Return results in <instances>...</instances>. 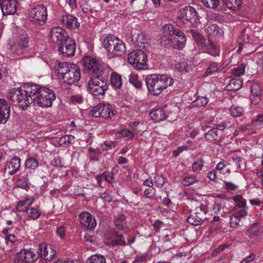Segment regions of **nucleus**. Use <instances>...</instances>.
Instances as JSON below:
<instances>
[{
	"label": "nucleus",
	"instance_id": "20",
	"mask_svg": "<svg viewBox=\"0 0 263 263\" xmlns=\"http://www.w3.org/2000/svg\"><path fill=\"white\" fill-rule=\"evenodd\" d=\"M106 238L108 243L112 246H125L126 245L124 236L116 231H110L107 234Z\"/></svg>",
	"mask_w": 263,
	"mask_h": 263
},
{
	"label": "nucleus",
	"instance_id": "60",
	"mask_svg": "<svg viewBox=\"0 0 263 263\" xmlns=\"http://www.w3.org/2000/svg\"><path fill=\"white\" fill-rule=\"evenodd\" d=\"M100 197L104 202H110L111 201V196L106 192L101 193Z\"/></svg>",
	"mask_w": 263,
	"mask_h": 263
},
{
	"label": "nucleus",
	"instance_id": "44",
	"mask_svg": "<svg viewBox=\"0 0 263 263\" xmlns=\"http://www.w3.org/2000/svg\"><path fill=\"white\" fill-rule=\"evenodd\" d=\"M196 181L197 180L194 176H187L183 179L181 183L184 186H188L195 183Z\"/></svg>",
	"mask_w": 263,
	"mask_h": 263
},
{
	"label": "nucleus",
	"instance_id": "46",
	"mask_svg": "<svg viewBox=\"0 0 263 263\" xmlns=\"http://www.w3.org/2000/svg\"><path fill=\"white\" fill-rule=\"evenodd\" d=\"M237 206L239 208H245L246 206V200L240 195H236L233 198Z\"/></svg>",
	"mask_w": 263,
	"mask_h": 263
},
{
	"label": "nucleus",
	"instance_id": "41",
	"mask_svg": "<svg viewBox=\"0 0 263 263\" xmlns=\"http://www.w3.org/2000/svg\"><path fill=\"white\" fill-rule=\"evenodd\" d=\"M88 263H106L105 257L101 255H91L88 260Z\"/></svg>",
	"mask_w": 263,
	"mask_h": 263
},
{
	"label": "nucleus",
	"instance_id": "26",
	"mask_svg": "<svg viewBox=\"0 0 263 263\" xmlns=\"http://www.w3.org/2000/svg\"><path fill=\"white\" fill-rule=\"evenodd\" d=\"M149 116L152 120L155 122H159L166 118V115L163 110L160 108H155L153 109L149 114Z\"/></svg>",
	"mask_w": 263,
	"mask_h": 263
},
{
	"label": "nucleus",
	"instance_id": "53",
	"mask_svg": "<svg viewBox=\"0 0 263 263\" xmlns=\"http://www.w3.org/2000/svg\"><path fill=\"white\" fill-rule=\"evenodd\" d=\"M156 193V190L154 188H147L144 190V196L149 199H152Z\"/></svg>",
	"mask_w": 263,
	"mask_h": 263
},
{
	"label": "nucleus",
	"instance_id": "29",
	"mask_svg": "<svg viewBox=\"0 0 263 263\" xmlns=\"http://www.w3.org/2000/svg\"><path fill=\"white\" fill-rule=\"evenodd\" d=\"M132 39L133 41L135 42V44L138 46H141L142 44L146 43L148 41L147 37L142 32L133 34Z\"/></svg>",
	"mask_w": 263,
	"mask_h": 263
},
{
	"label": "nucleus",
	"instance_id": "15",
	"mask_svg": "<svg viewBox=\"0 0 263 263\" xmlns=\"http://www.w3.org/2000/svg\"><path fill=\"white\" fill-rule=\"evenodd\" d=\"M49 36L53 42L57 44L58 47L63 45L68 39H70L65 30L60 27L52 28L50 31Z\"/></svg>",
	"mask_w": 263,
	"mask_h": 263
},
{
	"label": "nucleus",
	"instance_id": "63",
	"mask_svg": "<svg viewBox=\"0 0 263 263\" xmlns=\"http://www.w3.org/2000/svg\"><path fill=\"white\" fill-rule=\"evenodd\" d=\"M71 101L73 103H81L83 101V98L81 96L74 95L71 96Z\"/></svg>",
	"mask_w": 263,
	"mask_h": 263
},
{
	"label": "nucleus",
	"instance_id": "27",
	"mask_svg": "<svg viewBox=\"0 0 263 263\" xmlns=\"http://www.w3.org/2000/svg\"><path fill=\"white\" fill-rule=\"evenodd\" d=\"M21 166V159L17 157H13L9 162L8 168L11 175L15 174L20 169Z\"/></svg>",
	"mask_w": 263,
	"mask_h": 263
},
{
	"label": "nucleus",
	"instance_id": "30",
	"mask_svg": "<svg viewBox=\"0 0 263 263\" xmlns=\"http://www.w3.org/2000/svg\"><path fill=\"white\" fill-rule=\"evenodd\" d=\"M206 34L211 36H217L220 35L222 30L219 27L214 24L209 25L205 30Z\"/></svg>",
	"mask_w": 263,
	"mask_h": 263
},
{
	"label": "nucleus",
	"instance_id": "16",
	"mask_svg": "<svg viewBox=\"0 0 263 263\" xmlns=\"http://www.w3.org/2000/svg\"><path fill=\"white\" fill-rule=\"evenodd\" d=\"M76 44L73 40L68 39L64 42V44L59 46L58 50L60 53L64 57H72L76 51Z\"/></svg>",
	"mask_w": 263,
	"mask_h": 263
},
{
	"label": "nucleus",
	"instance_id": "25",
	"mask_svg": "<svg viewBox=\"0 0 263 263\" xmlns=\"http://www.w3.org/2000/svg\"><path fill=\"white\" fill-rule=\"evenodd\" d=\"M62 22L67 28L70 29H76L78 28L80 25L77 18L71 15L63 16Z\"/></svg>",
	"mask_w": 263,
	"mask_h": 263
},
{
	"label": "nucleus",
	"instance_id": "9",
	"mask_svg": "<svg viewBox=\"0 0 263 263\" xmlns=\"http://www.w3.org/2000/svg\"><path fill=\"white\" fill-rule=\"evenodd\" d=\"M116 113L111 104L99 103L95 106L89 111V115L95 118L101 117L105 119L111 118Z\"/></svg>",
	"mask_w": 263,
	"mask_h": 263
},
{
	"label": "nucleus",
	"instance_id": "43",
	"mask_svg": "<svg viewBox=\"0 0 263 263\" xmlns=\"http://www.w3.org/2000/svg\"><path fill=\"white\" fill-rule=\"evenodd\" d=\"M203 4L208 8L215 9L219 5L220 0H201Z\"/></svg>",
	"mask_w": 263,
	"mask_h": 263
},
{
	"label": "nucleus",
	"instance_id": "5",
	"mask_svg": "<svg viewBox=\"0 0 263 263\" xmlns=\"http://www.w3.org/2000/svg\"><path fill=\"white\" fill-rule=\"evenodd\" d=\"M36 92L33 95L35 99L34 103L43 108L51 107L52 102L55 99V96L53 91L45 87H41L36 85Z\"/></svg>",
	"mask_w": 263,
	"mask_h": 263
},
{
	"label": "nucleus",
	"instance_id": "55",
	"mask_svg": "<svg viewBox=\"0 0 263 263\" xmlns=\"http://www.w3.org/2000/svg\"><path fill=\"white\" fill-rule=\"evenodd\" d=\"M56 234L61 238H64L65 236V230L63 226L58 227L56 230Z\"/></svg>",
	"mask_w": 263,
	"mask_h": 263
},
{
	"label": "nucleus",
	"instance_id": "22",
	"mask_svg": "<svg viewBox=\"0 0 263 263\" xmlns=\"http://www.w3.org/2000/svg\"><path fill=\"white\" fill-rule=\"evenodd\" d=\"M10 105L3 99H0V124L5 123L10 115Z\"/></svg>",
	"mask_w": 263,
	"mask_h": 263
},
{
	"label": "nucleus",
	"instance_id": "36",
	"mask_svg": "<svg viewBox=\"0 0 263 263\" xmlns=\"http://www.w3.org/2000/svg\"><path fill=\"white\" fill-rule=\"evenodd\" d=\"M27 216L32 220H36L41 216V212L37 208H31L27 211Z\"/></svg>",
	"mask_w": 263,
	"mask_h": 263
},
{
	"label": "nucleus",
	"instance_id": "61",
	"mask_svg": "<svg viewBox=\"0 0 263 263\" xmlns=\"http://www.w3.org/2000/svg\"><path fill=\"white\" fill-rule=\"evenodd\" d=\"M226 189L229 191H234L238 186L231 182L224 181Z\"/></svg>",
	"mask_w": 263,
	"mask_h": 263
},
{
	"label": "nucleus",
	"instance_id": "18",
	"mask_svg": "<svg viewBox=\"0 0 263 263\" xmlns=\"http://www.w3.org/2000/svg\"><path fill=\"white\" fill-rule=\"evenodd\" d=\"M79 220L81 226L84 229H93L97 226L95 218L87 212H82L79 215Z\"/></svg>",
	"mask_w": 263,
	"mask_h": 263
},
{
	"label": "nucleus",
	"instance_id": "54",
	"mask_svg": "<svg viewBox=\"0 0 263 263\" xmlns=\"http://www.w3.org/2000/svg\"><path fill=\"white\" fill-rule=\"evenodd\" d=\"M6 242L8 244L9 242L13 243L17 241V239L16 236L13 234L6 235L4 237Z\"/></svg>",
	"mask_w": 263,
	"mask_h": 263
},
{
	"label": "nucleus",
	"instance_id": "14",
	"mask_svg": "<svg viewBox=\"0 0 263 263\" xmlns=\"http://www.w3.org/2000/svg\"><path fill=\"white\" fill-rule=\"evenodd\" d=\"M29 15L35 23L43 25L47 18V8L43 5H38L31 9Z\"/></svg>",
	"mask_w": 263,
	"mask_h": 263
},
{
	"label": "nucleus",
	"instance_id": "28",
	"mask_svg": "<svg viewBox=\"0 0 263 263\" xmlns=\"http://www.w3.org/2000/svg\"><path fill=\"white\" fill-rule=\"evenodd\" d=\"M110 84L115 89H119L122 85L121 76L116 72H112L110 76Z\"/></svg>",
	"mask_w": 263,
	"mask_h": 263
},
{
	"label": "nucleus",
	"instance_id": "40",
	"mask_svg": "<svg viewBox=\"0 0 263 263\" xmlns=\"http://www.w3.org/2000/svg\"><path fill=\"white\" fill-rule=\"evenodd\" d=\"M38 166V161L33 158H29L26 160L25 166L27 168L34 170Z\"/></svg>",
	"mask_w": 263,
	"mask_h": 263
},
{
	"label": "nucleus",
	"instance_id": "10",
	"mask_svg": "<svg viewBox=\"0 0 263 263\" xmlns=\"http://www.w3.org/2000/svg\"><path fill=\"white\" fill-rule=\"evenodd\" d=\"M128 61L137 70L147 68V58L146 54L141 50H135L129 53Z\"/></svg>",
	"mask_w": 263,
	"mask_h": 263
},
{
	"label": "nucleus",
	"instance_id": "32",
	"mask_svg": "<svg viewBox=\"0 0 263 263\" xmlns=\"http://www.w3.org/2000/svg\"><path fill=\"white\" fill-rule=\"evenodd\" d=\"M74 141V137L72 135H65L60 138L59 143L61 146L67 147H70V144Z\"/></svg>",
	"mask_w": 263,
	"mask_h": 263
},
{
	"label": "nucleus",
	"instance_id": "49",
	"mask_svg": "<svg viewBox=\"0 0 263 263\" xmlns=\"http://www.w3.org/2000/svg\"><path fill=\"white\" fill-rule=\"evenodd\" d=\"M129 82L136 88H140L141 86V83L138 80L136 75H131L129 79Z\"/></svg>",
	"mask_w": 263,
	"mask_h": 263
},
{
	"label": "nucleus",
	"instance_id": "47",
	"mask_svg": "<svg viewBox=\"0 0 263 263\" xmlns=\"http://www.w3.org/2000/svg\"><path fill=\"white\" fill-rule=\"evenodd\" d=\"M148 257V253L138 254L136 256L134 260L132 263H143L147 260Z\"/></svg>",
	"mask_w": 263,
	"mask_h": 263
},
{
	"label": "nucleus",
	"instance_id": "39",
	"mask_svg": "<svg viewBox=\"0 0 263 263\" xmlns=\"http://www.w3.org/2000/svg\"><path fill=\"white\" fill-rule=\"evenodd\" d=\"M118 137L124 138L126 140H129L133 138L135 136V133L130 132L128 129H124L117 133V135Z\"/></svg>",
	"mask_w": 263,
	"mask_h": 263
},
{
	"label": "nucleus",
	"instance_id": "51",
	"mask_svg": "<svg viewBox=\"0 0 263 263\" xmlns=\"http://www.w3.org/2000/svg\"><path fill=\"white\" fill-rule=\"evenodd\" d=\"M245 71V66L243 64L241 65L239 67L233 69L232 73L236 76H239L243 74Z\"/></svg>",
	"mask_w": 263,
	"mask_h": 263
},
{
	"label": "nucleus",
	"instance_id": "34",
	"mask_svg": "<svg viewBox=\"0 0 263 263\" xmlns=\"http://www.w3.org/2000/svg\"><path fill=\"white\" fill-rule=\"evenodd\" d=\"M220 67L221 65L215 62L211 63L209 67L205 72L204 76H208L210 74L218 72Z\"/></svg>",
	"mask_w": 263,
	"mask_h": 263
},
{
	"label": "nucleus",
	"instance_id": "6",
	"mask_svg": "<svg viewBox=\"0 0 263 263\" xmlns=\"http://www.w3.org/2000/svg\"><path fill=\"white\" fill-rule=\"evenodd\" d=\"M88 90L92 95L103 96L108 89L107 82L98 74H95L90 78L88 84Z\"/></svg>",
	"mask_w": 263,
	"mask_h": 263
},
{
	"label": "nucleus",
	"instance_id": "2",
	"mask_svg": "<svg viewBox=\"0 0 263 263\" xmlns=\"http://www.w3.org/2000/svg\"><path fill=\"white\" fill-rule=\"evenodd\" d=\"M53 68L58 78L63 80V83L67 85H72L80 79V69L73 63L57 61Z\"/></svg>",
	"mask_w": 263,
	"mask_h": 263
},
{
	"label": "nucleus",
	"instance_id": "4",
	"mask_svg": "<svg viewBox=\"0 0 263 263\" xmlns=\"http://www.w3.org/2000/svg\"><path fill=\"white\" fill-rule=\"evenodd\" d=\"M167 41L176 49L183 48L186 43V37L181 30L175 28L171 24H167L163 27V35L161 43Z\"/></svg>",
	"mask_w": 263,
	"mask_h": 263
},
{
	"label": "nucleus",
	"instance_id": "64",
	"mask_svg": "<svg viewBox=\"0 0 263 263\" xmlns=\"http://www.w3.org/2000/svg\"><path fill=\"white\" fill-rule=\"evenodd\" d=\"M253 123L255 125H259L263 123V115H259L257 116V118L253 120Z\"/></svg>",
	"mask_w": 263,
	"mask_h": 263
},
{
	"label": "nucleus",
	"instance_id": "1",
	"mask_svg": "<svg viewBox=\"0 0 263 263\" xmlns=\"http://www.w3.org/2000/svg\"><path fill=\"white\" fill-rule=\"evenodd\" d=\"M36 84L25 83L17 89H12L8 95V98L12 104L18 105L23 110L32 103L35 99L33 95L36 92Z\"/></svg>",
	"mask_w": 263,
	"mask_h": 263
},
{
	"label": "nucleus",
	"instance_id": "62",
	"mask_svg": "<svg viewBox=\"0 0 263 263\" xmlns=\"http://www.w3.org/2000/svg\"><path fill=\"white\" fill-rule=\"evenodd\" d=\"M164 223L163 222L157 220L156 221L154 224V229L156 232H159L160 229L162 228L164 226Z\"/></svg>",
	"mask_w": 263,
	"mask_h": 263
},
{
	"label": "nucleus",
	"instance_id": "48",
	"mask_svg": "<svg viewBox=\"0 0 263 263\" xmlns=\"http://www.w3.org/2000/svg\"><path fill=\"white\" fill-rule=\"evenodd\" d=\"M155 185L158 187H161L164 184V179L162 175L157 174L154 179Z\"/></svg>",
	"mask_w": 263,
	"mask_h": 263
},
{
	"label": "nucleus",
	"instance_id": "8",
	"mask_svg": "<svg viewBox=\"0 0 263 263\" xmlns=\"http://www.w3.org/2000/svg\"><path fill=\"white\" fill-rule=\"evenodd\" d=\"M188 32L196 41L197 45L201 48L206 50V52L213 56L219 54V49L217 48L210 40H206L200 33L196 30H190Z\"/></svg>",
	"mask_w": 263,
	"mask_h": 263
},
{
	"label": "nucleus",
	"instance_id": "58",
	"mask_svg": "<svg viewBox=\"0 0 263 263\" xmlns=\"http://www.w3.org/2000/svg\"><path fill=\"white\" fill-rule=\"evenodd\" d=\"M51 164L57 167H61L63 166L60 157H55L54 159L51 161Z\"/></svg>",
	"mask_w": 263,
	"mask_h": 263
},
{
	"label": "nucleus",
	"instance_id": "57",
	"mask_svg": "<svg viewBox=\"0 0 263 263\" xmlns=\"http://www.w3.org/2000/svg\"><path fill=\"white\" fill-rule=\"evenodd\" d=\"M104 179L108 183H111L113 181V176L111 173L106 172L102 174Z\"/></svg>",
	"mask_w": 263,
	"mask_h": 263
},
{
	"label": "nucleus",
	"instance_id": "12",
	"mask_svg": "<svg viewBox=\"0 0 263 263\" xmlns=\"http://www.w3.org/2000/svg\"><path fill=\"white\" fill-rule=\"evenodd\" d=\"M197 204V207L191 210V214L186 219L188 223L194 226L201 224L203 220L206 219L205 215L208 212L206 205L198 202Z\"/></svg>",
	"mask_w": 263,
	"mask_h": 263
},
{
	"label": "nucleus",
	"instance_id": "21",
	"mask_svg": "<svg viewBox=\"0 0 263 263\" xmlns=\"http://www.w3.org/2000/svg\"><path fill=\"white\" fill-rule=\"evenodd\" d=\"M28 40L26 34H21L18 41L14 44L12 50L14 53L20 55L23 54L28 47Z\"/></svg>",
	"mask_w": 263,
	"mask_h": 263
},
{
	"label": "nucleus",
	"instance_id": "31",
	"mask_svg": "<svg viewBox=\"0 0 263 263\" xmlns=\"http://www.w3.org/2000/svg\"><path fill=\"white\" fill-rule=\"evenodd\" d=\"M30 175V172H27L25 175L20 176L16 181L17 186L24 189L27 187L29 182L28 177Z\"/></svg>",
	"mask_w": 263,
	"mask_h": 263
},
{
	"label": "nucleus",
	"instance_id": "35",
	"mask_svg": "<svg viewBox=\"0 0 263 263\" xmlns=\"http://www.w3.org/2000/svg\"><path fill=\"white\" fill-rule=\"evenodd\" d=\"M223 4L230 9H237L241 4V0H222Z\"/></svg>",
	"mask_w": 263,
	"mask_h": 263
},
{
	"label": "nucleus",
	"instance_id": "38",
	"mask_svg": "<svg viewBox=\"0 0 263 263\" xmlns=\"http://www.w3.org/2000/svg\"><path fill=\"white\" fill-rule=\"evenodd\" d=\"M208 102L209 100L206 97L199 96L192 103V105L193 106L201 107L206 105Z\"/></svg>",
	"mask_w": 263,
	"mask_h": 263
},
{
	"label": "nucleus",
	"instance_id": "7",
	"mask_svg": "<svg viewBox=\"0 0 263 263\" xmlns=\"http://www.w3.org/2000/svg\"><path fill=\"white\" fill-rule=\"evenodd\" d=\"M103 46L108 52L116 56H120L126 51L124 43L112 35H108L104 39Z\"/></svg>",
	"mask_w": 263,
	"mask_h": 263
},
{
	"label": "nucleus",
	"instance_id": "11",
	"mask_svg": "<svg viewBox=\"0 0 263 263\" xmlns=\"http://www.w3.org/2000/svg\"><path fill=\"white\" fill-rule=\"evenodd\" d=\"M178 17L184 23L191 26L197 25L199 21L196 11L190 6L181 8L179 10Z\"/></svg>",
	"mask_w": 263,
	"mask_h": 263
},
{
	"label": "nucleus",
	"instance_id": "24",
	"mask_svg": "<svg viewBox=\"0 0 263 263\" xmlns=\"http://www.w3.org/2000/svg\"><path fill=\"white\" fill-rule=\"evenodd\" d=\"M34 199L32 197H27L24 199L20 200L16 206L15 209L18 212H26L29 209V206L34 202Z\"/></svg>",
	"mask_w": 263,
	"mask_h": 263
},
{
	"label": "nucleus",
	"instance_id": "13",
	"mask_svg": "<svg viewBox=\"0 0 263 263\" xmlns=\"http://www.w3.org/2000/svg\"><path fill=\"white\" fill-rule=\"evenodd\" d=\"M39 255L32 249H23L16 254L14 263H32L36 261Z\"/></svg>",
	"mask_w": 263,
	"mask_h": 263
},
{
	"label": "nucleus",
	"instance_id": "17",
	"mask_svg": "<svg viewBox=\"0 0 263 263\" xmlns=\"http://www.w3.org/2000/svg\"><path fill=\"white\" fill-rule=\"evenodd\" d=\"M56 254V251L51 245L45 243H42L39 245L37 255L42 259L46 260H50Z\"/></svg>",
	"mask_w": 263,
	"mask_h": 263
},
{
	"label": "nucleus",
	"instance_id": "56",
	"mask_svg": "<svg viewBox=\"0 0 263 263\" xmlns=\"http://www.w3.org/2000/svg\"><path fill=\"white\" fill-rule=\"evenodd\" d=\"M203 166V162L201 160H198L195 162L192 165V168L194 171H198L201 170Z\"/></svg>",
	"mask_w": 263,
	"mask_h": 263
},
{
	"label": "nucleus",
	"instance_id": "23",
	"mask_svg": "<svg viewBox=\"0 0 263 263\" xmlns=\"http://www.w3.org/2000/svg\"><path fill=\"white\" fill-rule=\"evenodd\" d=\"M82 61L84 67L92 72H96L100 68V63L96 59L92 57H85Z\"/></svg>",
	"mask_w": 263,
	"mask_h": 263
},
{
	"label": "nucleus",
	"instance_id": "3",
	"mask_svg": "<svg viewBox=\"0 0 263 263\" xmlns=\"http://www.w3.org/2000/svg\"><path fill=\"white\" fill-rule=\"evenodd\" d=\"M148 92L155 96L160 95L162 90L173 84V79L164 74H151L145 79Z\"/></svg>",
	"mask_w": 263,
	"mask_h": 263
},
{
	"label": "nucleus",
	"instance_id": "42",
	"mask_svg": "<svg viewBox=\"0 0 263 263\" xmlns=\"http://www.w3.org/2000/svg\"><path fill=\"white\" fill-rule=\"evenodd\" d=\"M230 111L231 114L234 117H239L243 114V109L242 107L238 106L232 105Z\"/></svg>",
	"mask_w": 263,
	"mask_h": 263
},
{
	"label": "nucleus",
	"instance_id": "19",
	"mask_svg": "<svg viewBox=\"0 0 263 263\" xmlns=\"http://www.w3.org/2000/svg\"><path fill=\"white\" fill-rule=\"evenodd\" d=\"M17 6L16 0H0V7L5 15L14 14L16 12Z\"/></svg>",
	"mask_w": 263,
	"mask_h": 263
},
{
	"label": "nucleus",
	"instance_id": "59",
	"mask_svg": "<svg viewBox=\"0 0 263 263\" xmlns=\"http://www.w3.org/2000/svg\"><path fill=\"white\" fill-rule=\"evenodd\" d=\"M235 214L237 215L240 218L241 217H244L248 214V208L245 207L240 209L239 211H237Z\"/></svg>",
	"mask_w": 263,
	"mask_h": 263
},
{
	"label": "nucleus",
	"instance_id": "45",
	"mask_svg": "<svg viewBox=\"0 0 263 263\" xmlns=\"http://www.w3.org/2000/svg\"><path fill=\"white\" fill-rule=\"evenodd\" d=\"M218 132L214 129H210L204 135L205 138L212 141L216 140L218 137Z\"/></svg>",
	"mask_w": 263,
	"mask_h": 263
},
{
	"label": "nucleus",
	"instance_id": "52",
	"mask_svg": "<svg viewBox=\"0 0 263 263\" xmlns=\"http://www.w3.org/2000/svg\"><path fill=\"white\" fill-rule=\"evenodd\" d=\"M90 159L95 160H98L100 156L99 149H88Z\"/></svg>",
	"mask_w": 263,
	"mask_h": 263
},
{
	"label": "nucleus",
	"instance_id": "33",
	"mask_svg": "<svg viewBox=\"0 0 263 263\" xmlns=\"http://www.w3.org/2000/svg\"><path fill=\"white\" fill-rule=\"evenodd\" d=\"M260 227L258 224L255 223L248 229L246 233L250 238H252L254 236H259L260 233Z\"/></svg>",
	"mask_w": 263,
	"mask_h": 263
},
{
	"label": "nucleus",
	"instance_id": "37",
	"mask_svg": "<svg viewBox=\"0 0 263 263\" xmlns=\"http://www.w3.org/2000/svg\"><path fill=\"white\" fill-rule=\"evenodd\" d=\"M242 84V81L240 79H233L230 81L227 87L228 90H236L241 88Z\"/></svg>",
	"mask_w": 263,
	"mask_h": 263
},
{
	"label": "nucleus",
	"instance_id": "50",
	"mask_svg": "<svg viewBox=\"0 0 263 263\" xmlns=\"http://www.w3.org/2000/svg\"><path fill=\"white\" fill-rule=\"evenodd\" d=\"M240 218L235 213L231 215L230 220L231 227L236 228L238 226Z\"/></svg>",
	"mask_w": 263,
	"mask_h": 263
}]
</instances>
